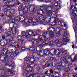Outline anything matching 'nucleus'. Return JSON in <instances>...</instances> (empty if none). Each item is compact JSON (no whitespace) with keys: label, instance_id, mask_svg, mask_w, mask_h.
Masks as SVG:
<instances>
[{"label":"nucleus","instance_id":"16","mask_svg":"<svg viewBox=\"0 0 77 77\" xmlns=\"http://www.w3.org/2000/svg\"><path fill=\"white\" fill-rule=\"evenodd\" d=\"M8 31L10 33L12 34L13 35H15L17 32L16 29H14L13 28H10L8 29Z\"/></svg>","mask_w":77,"mask_h":77},{"label":"nucleus","instance_id":"10","mask_svg":"<svg viewBox=\"0 0 77 77\" xmlns=\"http://www.w3.org/2000/svg\"><path fill=\"white\" fill-rule=\"evenodd\" d=\"M57 63H57L55 65V67L57 68V69H59L60 68H63V66H62V60L59 59L57 60Z\"/></svg>","mask_w":77,"mask_h":77},{"label":"nucleus","instance_id":"23","mask_svg":"<svg viewBox=\"0 0 77 77\" xmlns=\"http://www.w3.org/2000/svg\"><path fill=\"white\" fill-rule=\"evenodd\" d=\"M63 22H62L61 23V26H64L63 27V29L64 30H66V29H67V27H66V24H63Z\"/></svg>","mask_w":77,"mask_h":77},{"label":"nucleus","instance_id":"29","mask_svg":"<svg viewBox=\"0 0 77 77\" xmlns=\"http://www.w3.org/2000/svg\"><path fill=\"white\" fill-rule=\"evenodd\" d=\"M22 10H23V13H24V14H25V13H27V12H28V9L27 8H25Z\"/></svg>","mask_w":77,"mask_h":77},{"label":"nucleus","instance_id":"60","mask_svg":"<svg viewBox=\"0 0 77 77\" xmlns=\"http://www.w3.org/2000/svg\"><path fill=\"white\" fill-rule=\"evenodd\" d=\"M49 44L50 45H53V41H51L50 42Z\"/></svg>","mask_w":77,"mask_h":77},{"label":"nucleus","instance_id":"25","mask_svg":"<svg viewBox=\"0 0 77 77\" xmlns=\"http://www.w3.org/2000/svg\"><path fill=\"white\" fill-rule=\"evenodd\" d=\"M53 66V63L51 62L47 64V67H52Z\"/></svg>","mask_w":77,"mask_h":77},{"label":"nucleus","instance_id":"38","mask_svg":"<svg viewBox=\"0 0 77 77\" xmlns=\"http://www.w3.org/2000/svg\"><path fill=\"white\" fill-rule=\"evenodd\" d=\"M21 51H26V48L25 47H22L21 48V49H20Z\"/></svg>","mask_w":77,"mask_h":77},{"label":"nucleus","instance_id":"55","mask_svg":"<svg viewBox=\"0 0 77 77\" xmlns=\"http://www.w3.org/2000/svg\"><path fill=\"white\" fill-rule=\"evenodd\" d=\"M40 8L41 9H45V6H41L40 7Z\"/></svg>","mask_w":77,"mask_h":77},{"label":"nucleus","instance_id":"49","mask_svg":"<svg viewBox=\"0 0 77 77\" xmlns=\"http://www.w3.org/2000/svg\"><path fill=\"white\" fill-rule=\"evenodd\" d=\"M74 74L73 73H70L68 75V77H73V76L74 75Z\"/></svg>","mask_w":77,"mask_h":77},{"label":"nucleus","instance_id":"58","mask_svg":"<svg viewBox=\"0 0 77 77\" xmlns=\"http://www.w3.org/2000/svg\"><path fill=\"white\" fill-rule=\"evenodd\" d=\"M58 5V2L57 1V2H55L54 4V6H55L56 7L58 5Z\"/></svg>","mask_w":77,"mask_h":77},{"label":"nucleus","instance_id":"6","mask_svg":"<svg viewBox=\"0 0 77 77\" xmlns=\"http://www.w3.org/2000/svg\"><path fill=\"white\" fill-rule=\"evenodd\" d=\"M40 18H42V20H43L44 21L47 23H50V21L51 20V17L47 14H45V15H42L40 16Z\"/></svg>","mask_w":77,"mask_h":77},{"label":"nucleus","instance_id":"13","mask_svg":"<svg viewBox=\"0 0 77 77\" xmlns=\"http://www.w3.org/2000/svg\"><path fill=\"white\" fill-rule=\"evenodd\" d=\"M56 32H58L56 33V36L57 37H59L60 35L62 34V29H60V28H57Z\"/></svg>","mask_w":77,"mask_h":77},{"label":"nucleus","instance_id":"8","mask_svg":"<svg viewBox=\"0 0 77 77\" xmlns=\"http://www.w3.org/2000/svg\"><path fill=\"white\" fill-rule=\"evenodd\" d=\"M52 50L54 51V54L61 56H65V54H66L65 52H59V50H56L55 49H53Z\"/></svg>","mask_w":77,"mask_h":77},{"label":"nucleus","instance_id":"62","mask_svg":"<svg viewBox=\"0 0 77 77\" xmlns=\"http://www.w3.org/2000/svg\"><path fill=\"white\" fill-rule=\"evenodd\" d=\"M50 60L51 62H52L54 60V58L53 57H51L50 58Z\"/></svg>","mask_w":77,"mask_h":77},{"label":"nucleus","instance_id":"59","mask_svg":"<svg viewBox=\"0 0 77 77\" xmlns=\"http://www.w3.org/2000/svg\"><path fill=\"white\" fill-rule=\"evenodd\" d=\"M0 17H1V18H3V17H4V14L3 13H0Z\"/></svg>","mask_w":77,"mask_h":77},{"label":"nucleus","instance_id":"52","mask_svg":"<svg viewBox=\"0 0 77 77\" xmlns=\"http://www.w3.org/2000/svg\"><path fill=\"white\" fill-rule=\"evenodd\" d=\"M49 76L50 77H54V75H53V73H49Z\"/></svg>","mask_w":77,"mask_h":77},{"label":"nucleus","instance_id":"43","mask_svg":"<svg viewBox=\"0 0 77 77\" xmlns=\"http://www.w3.org/2000/svg\"><path fill=\"white\" fill-rule=\"evenodd\" d=\"M6 62H7V63H8V64H9V65H12V61L9 60L8 61H7Z\"/></svg>","mask_w":77,"mask_h":77},{"label":"nucleus","instance_id":"51","mask_svg":"<svg viewBox=\"0 0 77 77\" xmlns=\"http://www.w3.org/2000/svg\"><path fill=\"white\" fill-rule=\"evenodd\" d=\"M54 74L56 75V77H57V76H59V74L57 72H55L54 73Z\"/></svg>","mask_w":77,"mask_h":77},{"label":"nucleus","instance_id":"42","mask_svg":"<svg viewBox=\"0 0 77 77\" xmlns=\"http://www.w3.org/2000/svg\"><path fill=\"white\" fill-rule=\"evenodd\" d=\"M69 67V65L67 63H66L65 64V66L64 67V69H66V68H68Z\"/></svg>","mask_w":77,"mask_h":77},{"label":"nucleus","instance_id":"40","mask_svg":"<svg viewBox=\"0 0 77 77\" xmlns=\"http://www.w3.org/2000/svg\"><path fill=\"white\" fill-rule=\"evenodd\" d=\"M63 61L65 63H68L69 62V61L67 60L65 58H63L62 59Z\"/></svg>","mask_w":77,"mask_h":77},{"label":"nucleus","instance_id":"53","mask_svg":"<svg viewBox=\"0 0 77 77\" xmlns=\"http://www.w3.org/2000/svg\"><path fill=\"white\" fill-rule=\"evenodd\" d=\"M30 67H27L26 68V71H30Z\"/></svg>","mask_w":77,"mask_h":77},{"label":"nucleus","instance_id":"22","mask_svg":"<svg viewBox=\"0 0 77 77\" xmlns=\"http://www.w3.org/2000/svg\"><path fill=\"white\" fill-rule=\"evenodd\" d=\"M49 36L50 38H53L54 37V33L52 32H49Z\"/></svg>","mask_w":77,"mask_h":77},{"label":"nucleus","instance_id":"17","mask_svg":"<svg viewBox=\"0 0 77 77\" xmlns=\"http://www.w3.org/2000/svg\"><path fill=\"white\" fill-rule=\"evenodd\" d=\"M55 31V28L54 27H51L50 28H48L47 29V33L50 32H54Z\"/></svg>","mask_w":77,"mask_h":77},{"label":"nucleus","instance_id":"56","mask_svg":"<svg viewBox=\"0 0 77 77\" xmlns=\"http://www.w3.org/2000/svg\"><path fill=\"white\" fill-rule=\"evenodd\" d=\"M66 70L65 71H66L67 72H69V70H70V69L69 68V67L66 68V69H65Z\"/></svg>","mask_w":77,"mask_h":77},{"label":"nucleus","instance_id":"47","mask_svg":"<svg viewBox=\"0 0 77 77\" xmlns=\"http://www.w3.org/2000/svg\"><path fill=\"white\" fill-rule=\"evenodd\" d=\"M49 72H50V73L53 74L54 72V70L53 69H50L49 70Z\"/></svg>","mask_w":77,"mask_h":77},{"label":"nucleus","instance_id":"3","mask_svg":"<svg viewBox=\"0 0 77 77\" xmlns=\"http://www.w3.org/2000/svg\"><path fill=\"white\" fill-rule=\"evenodd\" d=\"M42 36H40L38 39L39 40H36L35 38H33L31 40V42H32V47H31L30 48V49H35L38 46L39 47H40V44H41L42 42V40H43V38L44 37H42Z\"/></svg>","mask_w":77,"mask_h":77},{"label":"nucleus","instance_id":"5","mask_svg":"<svg viewBox=\"0 0 77 77\" xmlns=\"http://www.w3.org/2000/svg\"><path fill=\"white\" fill-rule=\"evenodd\" d=\"M2 52L4 54L6 55L4 58V60L5 61H7L8 60H9L11 58V54L9 53L7 50L4 48Z\"/></svg>","mask_w":77,"mask_h":77},{"label":"nucleus","instance_id":"12","mask_svg":"<svg viewBox=\"0 0 77 77\" xmlns=\"http://www.w3.org/2000/svg\"><path fill=\"white\" fill-rule=\"evenodd\" d=\"M30 72H28L26 74V73H24V75H25L26 77H38V74H33L31 75H30Z\"/></svg>","mask_w":77,"mask_h":77},{"label":"nucleus","instance_id":"14","mask_svg":"<svg viewBox=\"0 0 77 77\" xmlns=\"http://www.w3.org/2000/svg\"><path fill=\"white\" fill-rule=\"evenodd\" d=\"M20 52H21V50L18 49L15 52H11V55H12L14 57H15V56H18V54H19Z\"/></svg>","mask_w":77,"mask_h":77},{"label":"nucleus","instance_id":"63","mask_svg":"<svg viewBox=\"0 0 77 77\" xmlns=\"http://www.w3.org/2000/svg\"><path fill=\"white\" fill-rule=\"evenodd\" d=\"M23 44V43H22L21 42H19L17 43V45H20V46H21Z\"/></svg>","mask_w":77,"mask_h":77},{"label":"nucleus","instance_id":"34","mask_svg":"<svg viewBox=\"0 0 77 77\" xmlns=\"http://www.w3.org/2000/svg\"><path fill=\"white\" fill-rule=\"evenodd\" d=\"M12 66L11 65H9L8 64H5V67H8V68H9L10 69H11L12 68Z\"/></svg>","mask_w":77,"mask_h":77},{"label":"nucleus","instance_id":"4","mask_svg":"<svg viewBox=\"0 0 77 77\" xmlns=\"http://www.w3.org/2000/svg\"><path fill=\"white\" fill-rule=\"evenodd\" d=\"M33 32L32 30L30 29L27 30L26 32H22V35H24L23 36V38H24L26 37H28L29 38H30L32 36H33Z\"/></svg>","mask_w":77,"mask_h":77},{"label":"nucleus","instance_id":"57","mask_svg":"<svg viewBox=\"0 0 77 77\" xmlns=\"http://www.w3.org/2000/svg\"><path fill=\"white\" fill-rule=\"evenodd\" d=\"M4 71L5 72V73H6V72H8L9 71V70L7 69H5Z\"/></svg>","mask_w":77,"mask_h":77},{"label":"nucleus","instance_id":"46","mask_svg":"<svg viewBox=\"0 0 77 77\" xmlns=\"http://www.w3.org/2000/svg\"><path fill=\"white\" fill-rule=\"evenodd\" d=\"M71 9H72V10L73 11H74L75 10H74V9H77V8L73 5H72V6H71Z\"/></svg>","mask_w":77,"mask_h":77},{"label":"nucleus","instance_id":"24","mask_svg":"<svg viewBox=\"0 0 77 77\" xmlns=\"http://www.w3.org/2000/svg\"><path fill=\"white\" fill-rule=\"evenodd\" d=\"M8 74L10 76H13L14 75V71L11 70L8 71Z\"/></svg>","mask_w":77,"mask_h":77},{"label":"nucleus","instance_id":"44","mask_svg":"<svg viewBox=\"0 0 77 77\" xmlns=\"http://www.w3.org/2000/svg\"><path fill=\"white\" fill-rule=\"evenodd\" d=\"M22 1L26 2L27 4H29L30 3V1L29 0H22Z\"/></svg>","mask_w":77,"mask_h":77},{"label":"nucleus","instance_id":"1","mask_svg":"<svg viewBox=\"0 0 77 77\" xmlns=\"http://www.w3.org/2000/svg\"><path fill=\"white\" fill-rule=\"evenodd\" d=\"M3 2L5 5L4 6V9L3 10V12L5 11L7 8L11 7H15L17 5H19L21 3L16 0H4Z\"/></svg>","mask_w":77,"mask_h":77},{"label":"nucleus","instance_id":"54","mask_svg":"<svg viewBox=\"0 0 77 77\" xmlns=\"http://www.w3.org/2000/svg\"><path fill=\"white\" fill-rule=\"evenodd\" d=\"M50 6L51 7H52V9H53V8H54V4L51 3L50 4Z\"/></svg>","mask_w":77,"mask_h":77},{"label":"nucleus","instance_id":"18","mask_svg":"<svg viewBox=\"0 0 77 77\" xmlns=\"http://www.w3.org/2000/svg\"><path fill=\"white\" fill-rule=\"evenodd\" d=\"M29 9L31 12H36V10L35 8V6L33 5L30 6L29 7Z\"/></svg>","mask_w":77,"mask_h":77},{"label":"nucleus","instance_id":"2","mask_svg":"<svg viewBox=\"0 0 77 77\" xmlns=\"http://www.w3.org/2000/svg\"><path fill=\"white\" fill-rule=\"evenodd\" d=\"M68 34L69 33L67 32L64 31V34L62 35V37L63 38H63V40L61 39H60L59 40L58 39H56L55 40L54 42H55L57 46L60 47H61L62 45H66L67 44V42L69 41V40L66 38V37L69 35Z\"/></svg>","mask_w":77,"mask_h":77},{"label":"nucleus","instance_id":"48","mask_svg":"<svg viewBox=\"0 0 77 77\" xmlns=\"http://www.w3.org/2000/svg\"><path fill=\"white\" fill-rule=\"evenodd\" d=\"M13 48H15V47L13 45H11L9 46L8 47V48H9V49L11 48V49H12Z\"/></svg>","mask_w":77,"mask_h":77},{"label":"nucleus","instance_id":"9","mask_svg":"<svg viewBox=\"0 0 77 77\" xmlns=\"http://www.w3.org/2000/svg\"><path fill=\"white\" fill-rule=\"evenodd\" d=\"M48 33H47V32L45 31H44L43 32V34L42 35H38V34H36V35H33V36H34V37H35L36 38L38 37V38L37 39H36L37 40H39V38H40V37H41V36L42 38L43 37V39L42 40V42L43 41V40H45V39H46V35H47Z\"/></svg>","mask_w":77,"mask_h":77},{"label":"nucleus","instance_id":"28","mask_svg":"<svg viewBox=\"0 0 77 77\" xmlns=\"http://www.w3.org/2000/svg\"><path fill=\"white\" fill-rule=\"evenodd\" d=\"M12 24L13 25L14 27H12L13 29H15V28L17 27V24L15 22H14Z\"/></svg>","mask_w":77,"mask_h":77},{"label":"nucleus","instance_id":"37","mask_svg":"<svg viewBox=\"0 0 77 77\" xmlns=\"http://www.w3.org/2000/svg\"><path fill=\"white\" fill-rule=\"evenodd\" d=\"M46 38V39L45 40H43V41H45V43L46 44V45H47V44H48V43H49V41H48V38Z\"/></svg>","mask_w":77,"mask_h":77},{"label":"nucleus","instance_id":"31","mask_svg":"<svg viewBox=\"0 0 77 77\" xmlns=\"http://www.w3.org/2000/svg\"><path fill=\"white\" fill-rule=\"evenodd\" d=\"M21 19L20 18V17H17L15 18V20L16 21H18L19 20L20 21H21Z\"/></svg>","mask_w":77,"mask_h":77},{"label":"nucleus","instance_id":"7","mask_svg":"<svg viewBox=\"0 0 77 77\" xmlns=\"http://www.w3.org/2000/svg\"><path fill=\"white\" fill-rule=\"evenodd\" d=\"M51 50L50 49L46 48L43 51V54L42 53V51H40V52H38V53H39L40 56H42L44 55L45 56L48 55L50 53H51Z\"/></svg>","mask_w":77,"mask_h":77},{"label":"nucleus","instance_id":"26","mask_svg":"<svg viewBox=\"0 0 77 77\" xmlns=\"http://www.w3.org/2000/svg\"><path fill=\"white\" fill-rule=\"evenodd\" d=\"M12 37H11L9 39H6V41L7 42L6 44L7 43H10V42H11V41H12Z\"/></svg>","mask_w":77,"mask_h":77},{"label":"nucleus","instance_id":"32","mask_svg":"<svg viewBox=\"0 0 77 77\" xmlns=\"http://www.w3.org/2000/svg\"><path fill=\"white\" fill-rule=\"evenodd\" d=\"M41 69V67L39 66H37L35 68V69L37 71H39Z\"/></svg>","mask_w":77,"mask_h":77},{"label":"nucleus","instance_id":"30","mask_svg":"<svg viewBox=\"0 0 77 77\" xmlns=\"http://www.w3.org/2000/svg\"><path fill=\"white\" fill-rule=\"evenodd\" d=\"M52 11V10H50L48 11L47 14H47V15H51V14H52V13L53 12Z\"/></svg>","mask_w":77,"mask_h":77},{"label":"nucleus","instance_id":"15","mask_svg":"<svg viewBox=\"0 0 77 77\" xmlns=\"http://www.w3.org/2000/svg\"><path fill=\"white\" fill-rule=\"evenodd\" d=\"M28 60L25 61L23 62V63L24 64H27V65H31V64H32V63H33L34 62H35V60H34L32 61H31L30 60H31V58L30 57H29L28 58ZM29 62H30V63H29Z\"/></svg>","mask_w":77,"mask_h":77},{"label":"nucleus","instance_id":"20","mask_svg":"<svg viewBox=\"0 0 77 77\" xmlns=\"http://www.w3.org/2000/svg\"><path fill=\"white\" fill-rule=\"evenodd\" d=\"M4 14L5 15H11L12 13L11 11H9L8 10H6V11H4Z\"/></svg>","mask_w":77,"mask_h":77},{"label":"nucleus","instance_id":"39","mask_svg":"<svg viewBox=\"0 0 77 77\" xmlns=\"http://www.w3.org/2000/svg\"><path fill=\"white\" fill-rule=\"evenodd\" d=\"M55 7L56 8H55L56 10H58V9H60V8H61V7L60 5H58L56 6Z\"/></svg>","mask_w":77,"mask_h":77},{"label":"nucleus","instance_id":"50","mask_svg":"<svg viewBox=\"0 0 77 77\" xmlns=\"http://www.w3.org/2000/svg\"><path fill=\"white\" fill-rule=\"evenodd\" d=\"M22 8H23V7L22 5H20L19 7H18V11H21L22 10Z\"/></svg>","mask_w":77,"mask_h":77},{"label":"nucleus","instance_id":"45","mask_svg":"<svg viewBox=\"0 0 77 77\" xmlns=\"http://www.w3.org/2000/svg\"><path fill=\"white\" fill-rule=\"evenodd\" d=\"M5 35L6 37V38H8V37H9V36H11V35L9 33H5Z\"/></svg>","mask_w":77,"mask_h":77},{"label":"nucleus","instance_id":"36","mask_svg":"<svg viewBox=\"0 0 77 77\" xmlns=\"http://www.w3.org/2000/svg\"><path fill=\"white\" fill-rule=\"evenodd\" d=\"M32 50L33 53H35V54H37L38 55H39V54L38 53V51H35V49H32Z\"/></svg>","mask_w":77,"mask_h":77},{"label":"nucleus","instance_id":"27","mask_svg":"<svg viewBox=\"0 0 77 77\" xmlns=\"http://www.w3.org/2000/svg\"><path fill=\"white\" fill-rule=\"evenodd\" d=\"M22 38H23L22 36L20 35H18L17 37V40L18 41H20V40H21Z\"/></svg>","mask_w":77,"mask_h":77},{"label":"nucleus","instance_id":"11","mask_svg":"<svg viewBox=\"0 0 77 77\" xmlns=\"http://www.w3.org/2000/svg\"><path fill=\"white\" fill-rule=\"evenodd\" d=\"M65 57L66 58V59H68V60H71V61H72V62H74L75 61H77V56H75L74 57V59L72 60H71L72 59V58H71V57L69 55H67Z\"/></svg>","mask_w":77,"mask_h":77},{"label":"nucleus","instance_id":"41","mask_svg":"<svg viewBox=\"0 0 77 77\" xmlns=\"http://www.w3.org/2000/svg\"><path fill=\"white\" fill-rule=\"evenodd\" d=\"M46 9L48 10H50H50H52V7H51V6L50 5V6H47L46 7Z\"/></svg>","mask_w":77,"mask_h":77},{"label":"nucleus","instance_id":"33","mask_svg":"<svg viewBox=\"0 0 77 77\" xmlns=\"http://www.w3.org/2000/svg\"><path fill=\"white\" fill-rule=\"evenodd\" d=\"M51 15L52 16V17H54V18H56V17H57L56 13L55 12H53V13H52Z\"/></svg>","mask_w":77,"mask_h":77},{"label":"nucleus","instance_id":"19","mask_svg":"<svg viewBox=\"0 0 77 77\" xmlns=\"http://www.w3.org/2000/svg\"><path fill=\"white\" fill-rule=\"evenodd\" d=\"M37 13L38 15H42V14L44 13V11H43L42 9H40L38 10Z\"/></svg>","mask_w":77,"mask_h":77},{"label":"nucleus","instance_id":"64","mask_svg":"<svg viewBox=\"0 0 77 77\" xmlns=\"http://www.w3.org/2000/svg\"><path fill=\"white\" fill-rule=\"evenodd\" d=\"M73 16L74 17V18L75 20H77V15H74Z\"/></svg>","mask_w":77,"mask_h":77},{"label":"nucleus","instance_id":"21","mask_svg":"<svg viewBox=\"0 0 77 77\" xmlns=\"http://www.w3.org/2000/svg\"><path fill=\"white\" fill-rule=\"evenodd\" d=\"M33 23L34 25H35V23H39V21H37L35 23L34 22L32 21V20H31V22L30 20H28L27 21V22L26 23V24H30V23Z\"/></svg>","mask_w":77,"mask_h":77},{"label":"nucleus","instance_id":"61","mask_svg":"<svg viewBox=\"0 0 77 77\" xmlns=\"http://www.w3.org/2000/svg\"><path fill=\"white\" fill-rule=\"evenodd\" d=\"M44 64V65H46L47 63H48V61H45L43 62Z\"/></svg>","mask_w":77,"mask_h":77},{"label":"nucleus","instance_id":"35","mask_svg":"<svg viewBox=\"0 0 77 77\" xmlns=\"http://www.w3.org/2000/svg\"><path fill=\"white\" fill-rule=\"evenodd\" d=\"M72 14L73 15H77V11L76 10H74L72 13Z\"/></svg>","mask_w":77,"mask_h":77}]
</instances>
